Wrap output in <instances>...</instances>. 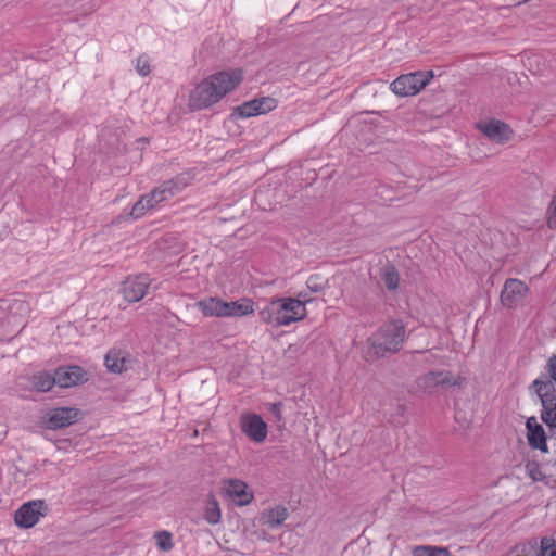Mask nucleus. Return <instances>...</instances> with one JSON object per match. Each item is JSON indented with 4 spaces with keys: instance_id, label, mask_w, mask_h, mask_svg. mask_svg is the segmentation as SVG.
<instances>
[{
    "instance_id": "nucleus-1",
    "label": "nucleus",
    "mask_w": 556,
    "mask_h": 556,
    "mask_svg": "<svg viewBox=\"0 0 556 556\" xmlns=\"http://www.w3.org/2000/svg\"><path fill=\"white\" fill-rule=\"evenodd\" d=\"M309 302L304 292L299 293L298 299L278 298L271 300L261 312V319L274 327L289 326L302 320L307 315L305 304Z\"/></svg>"
},
{
    "instance_id": "nucleus-2",
    "label": "nucleus",
    "mask_w": 556,
    "mask_h": 556,
    "mask_svg": "<svg viewBox=\"0 0 556 556\" xmlns=\"http://www.w3.org/2000/svg\"><path fill=\"white\" fill-rule=\"evenodd\" d=\"M188 185L189 178L185 174L178 175L174 179L163 182L150 193L141 197V199L132 206L130 214L135 218H139L150 211L160 208L163 203L168 202L179 194Z\"/></svg>"
},
{
    "instance_id": "nucleus-3",
    "label": "nucleus",
    "mask_w": 556,
    "mask_h": 556,
    "mask_svg": "<svg viewBox=\"0 0 556 556\" xmlns=\"http://www.w3.org/2000/svg\"><path fill=\"white\" fill-rule=\"evenodd\" d=\"M405 338V328L399 320L381 326L369 339L370 351L377 356L400 350Z\"/></svg>"
},
{
    "instance_id": "nucleus-4",
    "label": "nucleus",
    "mask_w": 556,
    "mask_h": 556,
    "mask_svg": "<svg viewBox=\"0 0 556 556\" xmlns=\"http://www.w3.org/2000/svg\"><path fill=\"white\" fill-rule=\"evenodd\" d=\"M531 389L539 396L542 407H549L556 403V356L548 359L546 372L540 375L531 384Z\"/></svg>"
},
{
    "instance_id": "nucleus-5",
    "label": "nucleus",
    "mask_w": 556,
    "mask_h": 556,
    "mask_svg": "<svg viewBox=\"0 0 556 556\" xmlns=\"http://www.w3.org/2000/svg\"><path fill=\"white\" fill-rule=\"evenodd\" d=\"M433 78L432 72H415L399 76L390 89L399 97H412L420 92Z\"/></svg>"
},
{
    "instance_id": "nucleus-6",
    "label": "nucleus",
    "mask_w": 556,
    "mask_h": 556,
    "mask_svg": "<svg viewBox=\"0 0 556 556\" xmlns=\"http://www.w3.org/2000/svg\"><path fill=\"white\" fill-rule=\"evenodd\" d=\"M529 287L520 279L509 278L504 282L500 301L506 308H518L525 305Z\"/></svg>"
},
{
    "instance_id": "nucleus-7",
    "label": "nucleus",
    "mask_w": 556,
    "mask_h": 556,
    "mask_svg": "<svg viewBox=\"0 0 556 556\" xmlns=\"http://www.w3.org/2000/svg\"><path fill=\"white\" fill-rule=\"evenodd\" d=\"M211 80V87L217 101H220L227 93L235 90L242 81L240 70L222 71L205 78Z\"/></svg>"
},
{
    "instance_id": "nucleus-8",
    "label": "nucleus",
    "mask_w": 556,
    "mask_h": 556,
    "mask_svg": "<svg viewBox=\"0 0 556 556\" xmlns=\"http://www.w3.org/2000/svg\"><path fill=\"white\" fill-rule=\"evenodd\" d=\"M46 504L41 500L24 503L14 514L17 527L28 529L34 527L46 515Z\"/></svg>"
},
{
    "instance_id": "nucleus-9",
    "label": "nucleus",
    "mask_w": 556,
    "mask_h": 556,
    "mask_svg": "<svg viewBox=\"0 0 556 556\" xmlns=\"http://www.w3.org/2000/svg\"><path fill=\"white\" fill-rule=\"evenodd\" d=\"M242 432L253 442L262 443L266 440L268 428L267 424L257 414H243L240 417Z\"/></svg>"
},
{
    "instance_id": "nucleus-10",
    "label": "nucleus",
    "mask_w": 556,
    "mask_h": 556,
    "mask_svg": "<svg viewBox=\"0 0 556 556\" xmlns=\"http://www.w3.org/2000/svg\"><path fill=\"white\" fill-rule=\"evenodd\" d=\"M223 490L226 496L238 506L249 505L254 498L253 491L241 479L230 478L224 480Z\"/></svg>"
},
{
    "instance_id": "nucleus-11",
    "label": "nucleus",
    "mask_w": 556,
    "mask_h": 556,
    "mask_svg": "<svg viewBox=\"0 0 556 556\" xmlns=\"http://www.w3.org/2000/svg\"><path fill=\"white\" fill-rule=\"evenodd\" d=\"M211 87V80L203 79L189 93L188 106L192 111L207 109L217 103Z\"/></svg>"
},
{
    "instance_id": "nucleus-12",
    "label": "nucleus",
    "mask_w": 556,
    "mask_h": 556,
    "mask_svg": "<svg viewBox=\"0 0 556 556\" xmlns=\"http://www.w3.org/2000/svg\"><path fill=\"white\" fill-rule=\"evenodd\" d=\"M151 279L147 275L128 277L122 287V293L128 302H138L147 294Z\"/></svg>"
},
{
    "instance_id": "nucleus-13",
    "label": "nucleus",
    "mask_w": 556,
    "mask_h": 556,
    "mask_svg": "<svg viewBox=\"0 0 556 556\" xmlns=\"http://www.w3.org/2000/svg\"><path fill=\"white\" fill-rule=\"evenodd\" d=\"M276 99L264 97L244 102L236 108L235 113L242 118H248L260 114H266L276 109Z\"/></svg>"
},
{
    "instance_id": "nucleus-14",
    "label": "nucleus",
    "mask_w": 556,
    "mask_h": 556,
    "mask_svg": "<svg viewBox=\"0 0 556 556\" xmlns=\"http://www.w3.org/2000/svg\"><path fill=\"white\" fill-rule=\"evenodd\" d=\"M477 127L485 137L496 143H505L513 137L510 127L497 119L480 122Z\"/></svg>"
},
{
    "instance_id": "nucleus-15",
    "label": "nucleus",
    "mask_w": 556,
    "mask_h": 556,
    "mask_svg": "<svg viewBox=\"0 0 556 556\" xmlns=\"http://www.w3.org/2000/svg\"><path fill=\"white\" fill-rule=\"evenodd\" d=\"M463 378L453 376L447 371L428 372L418 379L419 388L431 391L438 386H460Z\"/></svg>"
},
{
    "instance_id": "nucleus-16",
    "label": "nucleus",
    "mask_w": 556,
    "mask_h": 556,
    "mask_svg": "<svg viewBox=\"0 0 556 556\" xmlns=\"http://www.w3.org/2000/svg\"><path fill=\"white\" fill-rule=\"evenodd\" d=\"M55 383L61 388H71L87 381V372L79 366L59 368L55 374Z\"/></svg>"
},
{
    "instance_id": "nucleus-17",
    "label": "nucleus",
    "mask_w": 556,
    "mask_h": 556,
    "mask_svg": "<svg viewBox=\"0 0 556 556\" xmlns=\"http://www.w3.org/2000/svg\"><path fill=\"white\" fill-rule=\"evenodd\" d=\"M78 414V409L72 407L53 408L48 413V428L55 430L71 426L77 420Z\"/></svg>"
},
{
    "instance_id": "nucleus-18",
    "label": "nucleus",
    "mask_w": 556,
    "mask_h": 556,
    "mask_svg": "<svg viewBox=\"0 0 556 556\" xmlns=\"http://www.w3.org/2000/svg\"><path fill=\"white\" fill-rule=\"evenodd\" d=\"M255 312L254 302L251 299L242 298L238 301L225 302L223 305L224 317H243Z\"/></svg>"
},
{
    "instance_id": "nucleus-19",
    "label": "nucleus",
    "mask_w": 556,
    "mask_h": 556,
    "mask_svg": "<svg viewBox=\"0 0 556 556\" xmlns=\"http://www.w3.org/2000/svg\"><path fill=\"white\" fill-rule=\"evenodd\" d=\"M104 364L109 371L121 374L130 367L131 359L128 353L112 349L108 352Z\"/></svg>"
},
{
    "instance_id": "nucleus-20",
    "label": "nucleus",
    "mask_w": 556,
    "mask_h": 556,
    "mask_svg": "<svg viewBox=\"0 0 556 556\" xmlns=\"http://www.w3.org/2000/svg\"><path fill=\"white\" fill-rule=\"evenodd\" d=\"M527 427V438L530 446L546 451V437L543 427L538 422L535 417H531L526 422Z\"/></svg>"
},
{
    "instance_id": "nucleus-21",
    "label": "nucleus",
    "mask_w": 556,
    "mask_h": 556,
    "mask_svg": "<svg viewBox=\"0 0 556 556\" xmlns=\"http://www.w3.org/2000/svg\"><path fill=\"white\" fill-rule=\"evenodd\" d=\"M198 309L205 316V317H219L223 318V305L224 301L219 298H205L203 300H200L197 302Z\"/></svg>"
},
{
    "instance_id": "nucleus-22",
    "label": "nucleus",
    "mask_w": 556,
    "mask_h": 556,
    "mask_svg": "<svg viewBox=\"0 0 556 556\" xmlns=\"http://www.w3.org/2000/svg\"><path fill=\"white\" fill-rule=\"evenodd\" d=\"M287 518L288 510L285 506L281 505L265 509L261 515V521L270 528H277L281 526Z\"/></svg>"
},
{
    "instance_id": "nucleus-23",
    "label": "nucleus",
    "mask_w": 556,
    "mask_h": 556,
    "mask_svg": "<svg viewBox=\"0 0 556 556\" xmlns=\"http://www.w3.org/2000/svg\"><path fill=\"white\" fill-rule=\"evenodd\" d=\"M205 521L210 525H217L222 520V510L215 497L207 498L203 511Z\"/></svg>"
},
{
    "instance_id": "nucleus-24",
    "label": "nucleus",
    "mask_w": 556,
    "mask_h": 556,
    "mask_svg": "<svg viewBox=\"0 0 556 556\" xmlns=\"http://www.w3.org/2000/svg\"><path fill=\"white\" fill-rule=\"evenodd\" d=\"M33 388L40 392L49 391L55 383L54 376L48 372H40L33 377Z\"/></svg>"
},
{
    "instance_id": "nucleus-25",
    "label": "nucleus",
    "mask_w": 556,
    "mask_h": 556,
    "mask_svg": "<svg viewBox=\"0 0 556 556\" xmlns=\"http://www.w3.org/2000/svg\"><path fill=\"white\" fill-rule=\"evenodd\" d=\"M414 556H451L448 551L444 547L435 546H417L413 551Z\"/></svg>"
},
{
    "instance_id": "nucleus-26",
    "label": "nucleus",
    "mask_w": 556,
    "mask_h": 556,
    "mask_svg": "<svg viewBox=\"0 0 556 556\" xmlns=\"http://www.w3.org/2000/svg\"><path fill=\"white\" fill-rule=\"evenodd\" d=\"M382 280L389 290H394L399 286L400 277L393 267H386L382 274Z\"/></svg>"
},
{
    "instance_id": "nucleus-27",
    "label": "nucleus",
    "mask_w": 556,
    "mask_h": 556,
    "mask_svg": "<svg viewBox=\"0 0 556 556\" xmlns=\"http://www.w3.org/2000/svg\"><path fill=\"white\" fill-rule=\"evenodd\" d=\"M155 541L162 551H170L173 548V536L168 531H160L155 533Z\"/></svg>"
},
{
    "instance_id": "nucleus-28",
    "label": "nucleus",
    "mask_w": 556,
    "mask_h": 556,
    "mask_svg": "<svg viewBox=\"0 0 556 556\" xmlns=\"http://www.w3.org/2000/svg\"><path fill=\"white\" fill-rule=\"evenodd\" d=\"M542 420L552 429H556V402L549 407H542Z\"/></svg>"
},
{
    "instance_id": "nucleus-29",
    "label": "nucleus",
    "mask_w": 556,
    "mask_h": 556,
    "mask_svg": "<svg viewBox=\"0 0 556 556\" xmlns=\"http://www.w3.org/2000/svg\"><path fill=\"white\" fill-rule=\"evenodd\" d=\"M541 556H556V541L544 538L541 541Z\"/></svg>"
},
{
    "instance_id": "nucleus-30",
    "label": "nucleus",
    "mask_w": 556,
    "mask_h": 556,
    "mask_svg": "<svg viewBox=\"0 0 556 556\" xmlns=\"http://www.w3.org/2000/svg\"><path fill=\"white\" fill-rule=\"evenodd\" d=\"M136 71L138 72L139 75L141 76H147L150 74V62H149V59L148 56L146 55H140L137 60H136Z\"/></svg>"
},
{
    "instance_id": "nucleus-31",
    "label": "nucleus",
    "mask_w": 556,
    "mask_h": 556,
    "mask_svg": "<svg viewBox=\"0 0 556 556\" xmlns=\"http://www.w3.org/2000/svg\"><path fill=\"white\" fill-rule=\"evenodd\" d=\"M306 286L312 292H319L324 288V281L320 276L312 275L308 277Z\"/></svg>"
},
{
    "instance_id": "nucleus-32",
    "label": "nucleus",
    "mask_w": 556,
    "mask_h": 556,
    "mask_svg": "<svg viewBox=\"0 0 556 556\" xmlns=\"http://www.w3.org/2000/svg\"><path fill=\"white\" fill-rule=\"evenodd\" d=\"M528 473L534 481H542L544 479V475L540 467L536 464H529L527 466Z\"/></svg>"
},
{
    "instance_id": "nucleus-33",
    "label": "nucleus",
    "mask_w": 556,
    "mask_h": 556,
    "mask_svg": "<svg viewBox=\"0 0 556 556\" xmlns=\"http://www.w3.org/2000/svg\"><path fill=\"white\" fill-rule=\"evenodd\" d=\"M7 434V429H5V426L1 425L0 424V442L3 440V438L5 437Z\"/></svg>"
}]
</instances>
